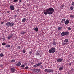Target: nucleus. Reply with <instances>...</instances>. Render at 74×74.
Segmentation results:
<instances>
[{
  "label": "nucleus",
  "mask_w": 74,
  "mask_h": 74,
  "mask_svg": "<svg viewBox=\"0 0 74 74\" xmlns=\"http://www.w3.org/2000/svg\"><path fill=\"white\" fill-rule=\"evenodd\" d=\"M41 68H43V66H41L40 67Z\"/></svg>",
  "instance_id": "obj_41"
},
{
  "label": "nucleus",
  "mask_w": 74,
  "mask_h": 74,
  "mask_svg": "<svg viewBox=\"0 0 74 74\" xmlns=\"http://www.w3.org/2000/svg\"><path fill=\"white\" fill-rule=\"evenodd\" d=\"M62 22H63L62 21H61L62 23Z\"/></svg>",
  "instance_id": "obj_47"
},
{
  "label": "nucleus",
  "mask_w": 74,
  "mask_h": 74,
  "mask_svg": "<svg viewBox=\"0 0 74 74\" xmlns=\"http://www.w3.org/2000/svg\"><path fill=\"white\" fill-rule=\"evenodd\" d=\"M26 49L25 48L23 51V53H25V52H26Z\"/></svg>",
  "instance_id": "obj_17"
},
{
  "label": "nucleus",
  "mask_w": 74,
  "mask_h": 74,
  "mask_svg": "<svg viewBox=\"0 0 74 74\" xmlns=\"http://www.w3.org/2000/svg\"><path fill=\"white\" fill-rule=\"evenodd\" d=\"M69 64V65H70V66H71V63H70Z\"/></svg>",
  "instance_id": "obj_42"
},
{
  "label": "nucleus",
  "mask_w": 74,
  "mask_h": 74,
  "mask_svg": "<svg viewBox=\"0 0 74 74\" xmlns=\"http://www.w3.org/2000/svg\"><path fill=\"white\" fill-rule=\"evenodd\" d=\"M69 34V32L66 31L64 32H62L61 34V35L62 36H68Z\"/></svg>",
  "instance_id": "obj_3"
},
{
  "label": "nucleus",
  "mask_w": 74,
  "mask_h": 74,
  "mask_svg": "<svg viewBox=\"0 0 74 74\" xmlns=\"http://www.w3.org/2000/svg\"><path fill=\"white\" fill-rule=\"evenodd\" d=\"M63 60V58H58L57 60V62H62Z\"/></svg>",
  "instance_id": "obj_8"
},
{
  "label": "nucleus",
  "mask_w": 74,
  "mask_h": 74,
  "mask_svg": "<svg viewBox=\"0 0 74 74\" xmlns=\"http://www.w3.org/2000/svg\"><path fill=\"white\" fill-rule=\"evenodd\" d=\"M21 63L20 62H18L16 63V65L17 67H18V66H21Z\"/></svg>",
  "instance_id": "obj_11"
},
{
  "label": "nucleus",
  "mask_w": 74,
  "mask_h": 74,
  "mask_svg": "<svg viewBox=\"0 0 74 74\" xmlns=\"http://www.w3.org/2000/svg\"><path fill=\"white\" fill-rule=\"evenodd\" d=\"M10 70L11 72L12 73H14L16 71V69L14 67H12L10 69Z\"/></svg>",
  "instance_id": "obj_6"
},
{
  "label": "nucleus",
  "mask_w": 74,
  "mask_h": 74,
  "mask_svg": "<svg viewBox=\"0 0 74 74\" xmlns=\"http://www.w3.org/2000/svg\"><path fill=\"white\" fill-rule=\"evenodd\" d=\"M63 7H64V6L63 5H62L60 6V8H62Z\"/></svg>",
  "instance_id": "obj_38"
},
{
  "label": "nucleus",
  "mask_w": 74,
  "mask_h": 74,
  "mask_svg": "<svg viewBox=\"0 0 74 74\" xmlns=\"http://www.w3.org/2000/svg\"><path fill=\"white\" fill-rule=\"evenodd\" d=\"M45 72L46 73H49V69H45L44 70Z\"/></svg>",
  "instance_id": "obj_14"
},
{
  "label": "nucleus",
  "mask_w": 74,
  "mask_h": 74,
  "mask_svg": "<svg viewBox=\"0 0 74 74\" xmlns=\"http://www.w3.org/2000/svg\"><path fill=\"white\" fill-rule=\"evenodd\" d=\"M34 30L36 32H37V31H38V29L37 27H36L34 28Z\"/></svg>",
  "instance_id": "obj_18"
},
{
  "label": "nucleus",
  "mask_w": 74,
  "mask_h": 74,
  "mask_svg": "<svg viewBox=\"0 0 74 74\" xmlns=\"http://www.w3.org/2000/svg\"><path fill=\"white\" fill-rule=\"evenodd\" d=\"M11 46L9 45H7L6 46V48H10Z\"/></svg>",
  "instance_id": "obj_21"
},
{
  "label": "nucleus",
  "mask_w": 74,
  "mask_h": 74,
  "mask_svg": "<svg viewBox=\"0 0 74 74\" xmlns=\"http://www.w3.org/2000/svg\"><path fill=\"white\" fill-rule=\"evenodd\" d=\"M19 2H20V3H21V2H22V1H21V0H20Z\"/></svg>",
  "instance_id": "obj_43"
},
{
  "label": "nucleus",
  "mask_w": 74,
  "mask_h": 74,
  "mask_svg": "<svg viewBox=\"0 0 74 74\" xmlns=\"http://www.w3.org/2000/svg\"><path fill=\"white\" fill-rule=\"evenodd\" d=\"M54 11L55 10L53 8H50L45 10V11L44 12V14L45 15H47V14L51 15L53 13Z\"/></svg>",
  "instance_id": "obj_1"
},
{
  "label": "nucleus",
  "mask_w": 74,
  "mask_h": 74,
  "mask_svg": "<svg viewBox=\"0 0 74 74\" xmlns=\"http://www.w3.org/2000/svg\"><path fill=\"white\" fill-rule=\"evenodd\" d=\"M13 36V34H12L10 35L8 37V39L10 40V38H12V37Z\"/></svg>",
  "instance_id": "obj_13"
},
{
  "label": "nucleus",
  "mask_w": 74,
  "mask_h": 74,
  "mask_svg": "<svg viewBox=\"0 0 74 74\" xmlns=\"http://www.w3.org/2000/svg\"><path fill=\"white\" fill-rule=\"evenodd\" d=\"M64 23L66 25L69 24V20L68 19L64 21Z\"/></svg>",
  "instance_id": "obj_10"
},
{
  "label": "nucleus",
  "mask_w": 74,
  "mask_h": 74,
  "mask_svg": "<svg viewBox=\"0 0 74 74\" xmlns=\"http://www.w3.org/2000/svg\"><path fill=\"white\" fill-rule=\"evenodd\" d=\"M65 20H66L65 19L63 18V19H62V21H65Z\"/></svg>",
  "instance_id": "obj_35"
},
{
  "label": "nucleus",
  "mask_w": 74,
  "mask_h": 74,
  "mask_svg": "<svg viewBox=\"0 0 74 74\" xmlns=\"http://www.w3.org/2000/svg\"><path fill=\"white\" fill-rule=\"evenodd\" d=\"M58 30H62V28L61 27H59L58 28Z\"/></svg>",
  "instance_id": "obj_23"
},
{
  "label": "nucleus",
  "mask_w": 74,
  "mask_h": 74,
  "mask_svg": "<svg viewBox=\"0 0 74 74\" xmlns=\"http://www.w3.org/2000/svg\"><path fill=\"white\" fill-rule=\"evenodd\" d=\"M17 11H19V9H18V10H17Z\"/></svg>",
  "instance_id": "obj_45"
},
{
  "label": "nucleus",
  "mask_w": 74,
  "mask_h": 74,
  "mask_svg": "<svg viewBox=\"0 0 74 74\" xmlns=\"http://www.w3.org/2000/svg\"><path fill=\"white\" fill-rule=\"evenodd\" d=\"M38 64V66H40V65H41V64H42V63L40 62L38 64Z\"/></svg>",
  "instance_id": "obj_26"
},
{
  "label": "nucleus",
  "mask_w": 74,
  "mask_h": 74,
  "mask_svg": "<svg viewBox=\"0 0 74 74\" xmlns=\"http://www.w3.org/2000/svg\"><path fill=\"white\" fill-rule=\"evenodd\" d=\"M0 56L1 57H3V56H4L3 53H1L0 54Z\"/></svg>",
  "instance_id": "obj_24"
},
{
  "label": "nucleus",
  "mask_w": 74,
  "mask_h": 74,
  "mask_svg": "<svg viewBox=\"0 0 74 74\" xmlns=\"http://www.w3.org/2000/svg\"><path fill=\"white\" fill-rule=\"evenodd\" d=\"M11 62L13 63V62H15V60H11Z\"/></svg>",
  "instance_id": "obj_27"
},
{
  "label": "nucleus",
  "mask_w": 74,
  "mask_h": 74,
  "mask_svg": "<svg viewBox=\"0 0 74 74\" xmlns=\"http://www.w3.org/2000/svg\"><path fill=\"white\" fill-rule=\"evenodd\" d=\"M55 51H56V49L54 48V47H52L49 51V53H54Z\"/></svg>",
  "instance_id": "obj_2"
},
{
  "label": "nucleus",
  "mask_w": 74,
  "mask_h": 74,
  "mask_svg": "<svg viewBox=\"0 0 74 74\" xmlns=\"http://www.w3.org/2000/svg\"><path fill=\"white\" fill-rule=\"evenodd\" d=\"M14 24L13 22H9L6 23L5 25L6 26H9L12 27V26H13L14 25Z\"/></svg>",
  "instance_id": "obj_4"
},
{
  "label": "nucleus",
  "mask_w": 74,
  "mask_h": 74,
  "mask_svg": "<svg viewBox=\"0 0 74 74\" xmlns=\"http://www.w3.org/2000/svg\"><path fill=\"white\" fill-rule=\"evenodd\" d=\"M68 29L69 30H71V28L70 27H68Z\"/></svg>",
  "instance_id": "obj_34"
},
{
  "label": "nucleus",
  "mask_w": 74,
  "mask_h": 74,
  "mask_svg": "<svg viewBox=\"0 0 74 74\" xmlns=\"http://www.w3.org/2000/svg\"><path fill=\"white\" fill-rule=\"evenodd\" d=\"M27 20L26 19V18H23L22 20V22L23 23L25 22V21H26Z\"/></svg>",
  "instance_id": "obj_16"
},
{
  "label": "nucleus",
  "mask_w": 74,
  "mask_h": 74,
  "mask_svg": "<svg viewBox=\"0 0 74 74\" xmlns=\"http://www.w3.org/2000/svg\"><path fill=\"white\" fill-rule=\"evenodd\" d=\"M53 69H49V73H53Z\"/></svg>",
  "instance_id": "obj_15"
},
{
  "label": "nucleus",
  "mask_w": 74,
  "mask_h": 74,
  "mask_svg": "<svg viewBox=\"0 0 74 74\" xmlns=\"http://www.w3.org/2000/svg\"><path fill=\"white\" fill-rule=\"evenodd\" d=\"M21 48V46H18L17 47V49H19Z\"/></svg>",
  "instance_id": "obj_32"
},
{
  "label": "nucleus",
  "mask_w": 74,
  "mask_h": 74,
  "mask_svg": "<svg viewBox=\"0 0 74 74\" xmlns=\"http://www.w3.org/2000/svg\"><path fill=\"white\" fill-rule=\"evenodd\" d=\"M74 7H73V6H71L70 7V9L71 10H73L74 9Z\"/></svg>",
  "instance_id": "obj_19"
},
{
  "label": "nucleus",
  "mask_w": 74,
  "mask_h": 74,
  "mask_svg": "<svg viewBox=\"0 0 74 74\" xmlns=\"http://www.w3.org/2000/svg\"><path fill=\"white\" fill-rule=\"evenodd\" d=\"M4 22H1L0 23L1 25H2V24H3V23H4Z\"/></svg>",
  "instance_id": "obj_37"
},
{
  "label": "nucleus",
  "mask_w": 74,
  "mask_h": 74,
  "mask_svg": "<svg viewBox=\"0 0 74 74\" xmlns=\"http://www.w3.org/2000/svg\"><path fill=\"white\" fill-rule=\"evenodd\" d=\"M63 69V66H62L59 68V70L61 71Z\"/></svg>",
  "instance_id": "obj_20"
},
{
  "label": "nucleus",
  "mask_w": 74,
  "mask_h": 74,
  "mask_svg": "<svg viewBox=\"0 0 74 74\" xmlns=\"http://www.w3.org/2000/svg\"><path fill=\"white\" fill-rule=\"evenodd\" d=\"M29 53H30V54L32 53V52L31 51Z\"/></svg>",
  "instance_id": "obj_44"
},
{
  "label": "nucleus",
  "mask_w": 74,
  "mask_h": 74,
  "mask_svg": "<svg viewBox=\"0 0 74 74\" xmlns=\"http://www.w3.org/2000/svg\"><path fill=\"white\" fill-rule=\"evenodd\" d=\"M64 42L62 43V45H66L68 42H69V40H68V39H65L64 41Z\"/></svg>",
  "instance_id": "obj_5"
},
{
  "label": "nucleus",
  "mask_w": 74,
  "mask_h": 74,
  "mask_svg": "<svg viewBox=\"0 0 74 74\" xmlns=\"http://www.w3.org/2000/svg\"><path fill=\"white\" fill-rule=\"evenodd\" d=\"M21 67H22L23 68H24V67H25V65H24V64L22 65L21 66Z\"/></svg>",
  "instance_id": "obj_30"
},
{
  "label": "nucleus",
  "mask_w": 74,
  "mask_h": 74,
  "mask_svg": "<svg viewBox=\"0 0 74 74\" xmlns=\"http://www.w3.org/2000/svg\"><path fill=\"white\" fill-rule=\"evenodd\" d=\"M2 45H6V43H3L2 44Z\"/></svg>",
  "instance_id": "obj_29"
},
{
  "label": "nucleus",
  "mask_w": 74,
  "mask_h": 74,
  "mask_svg": "<svg viewBox=\"0 0 74 74\" xmlns=\"http://www.w3.org/2000/svg\"><path fill=\"white\" fill-rule=\"evenodd\" d=\"M28 68H29V67H28V66H26V67H25V69H28Z\"/></svg>",
  "instance_id": "obj_36"
},
{
  "label": "nucleus",
  "mask_w": 74,
  "mask_h": 74,
  "mask_svg": "<svg viewBox=\"0 0 74 74\" xmlns=\"http://www.w3.org/2000/svg\"><path fill=\"white\" fill-rule=\"evenodd\" d=\"M38 65L37 64L33 66V67H38Z\"/></svg>",
  "instance_id": "obj_28"
},
{
  "label": "nucleus",
  "mask_w": 74,
  "mask_h": 74,
  "mask_svg": "<svg viewBox=\"0 0 74 74\" xmlns=\"http://www.w3.org/2000/svg\"><path fill=\"white\" fill-rule=\"evenodd\" d=\"M15 16V17H16V15H15V16Z\"/></svg>",
  "instance_id": "obj_46"
},
{
  "label": "nucleus",
  "mask_w": 74,
  "mask_h": 74,
  "mask_svg": "<svg viewBox=\"0 0 74 74\" xmlns=\"http://www.w3.org/2000/svg\"><path fill=\"white\" fill-rule=\"evenodd\" d=\"M7 13H9L10 12L9 11H7Z\"/></svg>",
  "instance_id": "obj_40"
},
{
  "label": "nucleus",
  "mask_w": 74,
  "mask_h": 74,
  "mask_svg": "<svg viewBox=\"0 0 74 74\" xmlns=\"http://www.w3.org/2000/svg\"><path fill=\"white\" fill-rule=\"evenodd\" d=\"M56 44H57V43L55 42V39H53L52 42L53 45H56Z\"/></svg>",
  "instance_id": "obj_9"
},
{
  "label": "nucleus",
  "mask_w": 74,
  "mask_h": 74,
  "mask_svg": "<svg viewBox=\"0 0 74 74\" xmlns=\"http://www.w3.org/2000/svg\"><path fill=\"white\" fill-rule=\"evenodd\" d=\"M2 40L3 41H4V40H5V38H2Z\"/></svg>",
  "instance_id": "obj_39"
},
{
  "label": "nucleus",
  "mask_w": 74,
  "mask_h": 74,
  "mask_svg": "<svg viewBox=\"0 0 74 74\" xmlns=\"http://www.w3.org/2000/svg\"><path fill=\"white\" fill-rule=\"evenodd\" d=\"M70 17L71 18H74V15H71L70 16Z\"/></svg>",
  "instance_id": "obj_25"
},
{
  "label": "nucleus",
  "mask_w": 74,
  "mask_h": 74,
  "mask_svg": "<svg viewBox=\"0 0 74 74\" xmlns=\"http://www.w3.org/2000/svg\"><path fill=\"white\" fill-rule=\"evenodd\" d=\"M40 54L39 53H38V52H37L36 53V55H39Z\"/></svg>",
  "instance_id": "obj_33"
},
{
  "label": "nucleus",
  "mask_w": 74,
  "mask_h": 74,
  "mask_svg": "<svg viewBox=\"0 0 74 74\" xmlns=\"http://www.w3.org/2000/svg\"><path fill=\"white\" fill-rule=\"evenodd\" d=\"M18 0H14L13 2H18Z\"/></svg>",
  "instance_id": "obj_31"
},
{
  "label": "nucleus",
  "mask_w": 74,
  "mask_h": 74,
  "mask_svg": "<svg viewBox=\"0 0 74 74\" xmlns=\"http://www.w3.org/2000/svg\"><path fill=\"white\" fill-rule=\"evenodd\" d=\"M10 7L11 10H14V7L13 5H11L10 6Z\"/></svg>",
  "instance_id": "obj_12"
},
{
  "label": "nucleus",
  "mask_w": 74,
  "mask_h": 74,
  "mask_svg": "<svg viewBox=\"0 0 74 74\" xmlns=\"http://www.w3.org/2000/svg\"><path fill=\"white\" fill-rule=\"evenodd\" d=\"M40 70L39 69H35L33 70V71L34 73H35V72H37V73H38V72H40Z\"/></svg>",
  "instance_id": "obj_7"
},
{
  "label": "nucleus",
  "mask_w": 74,
  "mask_h": 74,
  "mask_svg": "<svg viewBox=\"0 0 74 74\" xmlns=\"http://www.w3.org/2000/svg\"><path fill=\"white\" fill-rule=\"evenodd\" d=\"M25 32L24 31H22L21 32V34H25Z\"/></svg>",
  "instance_id": "obj_22"
}]
</instances>
